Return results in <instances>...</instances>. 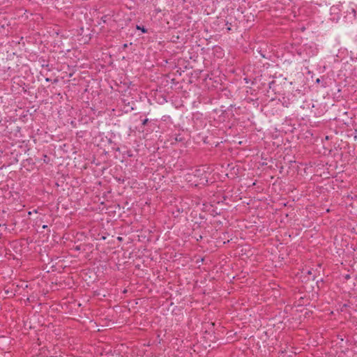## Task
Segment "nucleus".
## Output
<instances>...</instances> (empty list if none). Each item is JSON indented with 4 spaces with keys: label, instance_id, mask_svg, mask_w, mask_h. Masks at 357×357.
Segmentation results:
<instances>
[{
    "label": "nucleus",
    "instance_id": "5",
    "mask_svg": "<svg viewBox=\"0 0 357 357\" xmlns=\"http://www.w3.org/2000/svg\"><path fill=\"white\" fill-rule=\"evenodd\" d=\"M50 79L49 78H46V81H47V82H50Z\"/></svg>",
    "mask_w": 357,
    "mask_h": 357
},
{
    "label": "nucleus",
    "instance_id": "1",
    "mask_svg": "<svg viewBox=\"0 0 357 357\" xmlns=\"http://www.w3.org/2000/svg\"><path fill=\"white\" fill-rule=\"evenodd\" d=\"M137 29L141 30L142 33H147V29L144 26H141L139 25H137Z\"/></svg>",
    "mask_w": 357,
    "mask_h": 357
},
{
    "label": "nucleus",
    "instance_id": "4",
    "mask_svg": "<svg viewBox=\"0 0 357 357\" xmlns=\"http://www.w3.org/2000/svg\"><path fill=\"white\" fill-rule=\"evenodd\" d=\"M43 227V229H47V225H43V227Z\"/></svg>",
    "mask_w": 357,
    "mask_h": 357
},
{
    "label": "nucleus",
    "instance_id": "6",
    "mask_svg": "<svg viewBox=\"0 0 357 357\" xmlns=\"http://www.w3.org/2000/svg\"><path fill=\"white\" fill-rule=\"evenodd\" d=\"M312 280H315V276H314V275L313 276Z\"/></svg>",
    "mask_w": 357,
    "mask_h": 357
},
{
    "label": "nucleus",
    "instance_id": "2",
    "mask_svg": "<svg viewBox=\"0 0 357 357\" xmlns=\"http://www.w3.org/2000/svg\"><path fill=\"white\" fill-rule=\"evenodd\" d=\"M149 121V119H144L143 121H142V125L143 126H145Z\"/></svg>",
    "mask_w": 357,
    "mask_h": 357
},
{
    "label": "nucleus",
    "instance_id": "3",
    "mask_svg": "<svg viewBox=\"0 0 357 357\" xmlns=\"http://www.w3.org/2000/svg\"><path fill=\"white\" fill-rule=\"evenodd\" d=\"M307 275H312V269H310L307 271Z\"/></svg>",
    "mask_w": 357,
    "mask_h": 357
}]
</instances>
